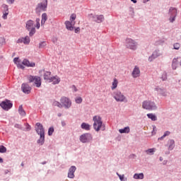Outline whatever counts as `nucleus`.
Wrapping results in <instances>:
<instances>
[{"mask_svg":"<svg viewBox=\"0 0 181 181\" xmlns=\"http://www.w3.org/2000/svg\"><path fill=\"white\" fill-rule=\"evenodd\" d=\"M93 128L94 129L98 132L100 129L102 131H104L105 129V127H104V124H103V119H101V117L96 115L94 116L93 118Z\"/></svg>","mask_w":181,"mask_h":181,"instance_id":"obj_1","label":"nucleus"},{"mask_svg":"<svg viewBox=\"0 0 181 181\" xmlns=\"http://www.w3.org/2000/svg\"><path fill=\"white\" fill-rule=\"evenodd\" d=\"M112 97L117 103H127L128 101L127 97L120 90L113 92Z\"/></svg>","mask_w":181,"mask_h":181,"instance_id":"obj_2","label":"nucleus"},{"mask_svg":"<svg viewBox=\"0 0 181 181\" xmlns=\"http://www.w3.org/2000/svg\"><path fill=\"white\" fill-rule=\"evenodd\" d=\"M142 108H144V110L152 111L153 110H156V105H155L154 102L150 100H145L142 103Z\"/></svg>","mask_w":181,"mask_h":181,"instance_id":"obj_3","label":"nucleus"},{"mask_svg":"<svg viewBox=\"0 0 181 181\" xmlns=\"http://www.w3.org/2000/svg\"><path fill=\"white\" fill-rule=\"evenodd\" d=\"M30 83H34L35 86L39 88L42 86V79L39 76H29L28 77Z\"/></svg>","mask_w":181,"mask_h":181,"instance_id":"obj_4","label":"nucleus"},{"mask_svg":"<svg viewBox=\"0 0 181 181\" xmlns=\"http://www.w3.org/2000/svg\"><path fill=\"white\" fill-rule=\"evenodd\" d=\"M138 46V44L135 40L131 39V38H127L126 40V47L127 49H130L131 50H136V47Z\"/></svg>","mask_w":181,"mask_h":181,"instance_id":"obj_5","label":"nucleus"},{"mask_svg":"<svg viewBox=\"0 0 181 181\" xmlns=\"http://www.w3.org/2000/svg\"><path fill=\"white\" fill-rule=\"evenodd\" d=\"M26 29H28V30H30V36H33L34 33H36V30L35 29V23H33V21L29 20L28 21H27Z\"/></svg>","mask_w":181,"mask_h":181,"instance_id":"obj_6","label":"nucleus"},{"mask_svg":"<svg viewBox=\"0 0 181 181\" xmlns=\"http://www.w3.org/2000/svg\"><path fill=\"white\" fill-rule=\"evenodd\" d=\"M60 103L62 107H64L66 110H69L71 107V100L67 97H62L60 99Z\"/></svg>","mask_w":181,"mask_h":181,"instance_id":"obj_7","label":"nucleus"},{"mask_svg":"<svg viewBox=\"0 0 181 181\" xmlns=\"http://www.w3.org/2000/svg\"><path fill=\"white\" fill-rule=\"evenodd\" d=\"M169 15H170V18L169 21L171 22V23H173V21H175L176 16H177V9L175 7H171L169 9Z\"/></svg>","mask_w":181,"mask_h":181,"instance_id":"obj_8","label":"nucleus"},{"mask_svg":"<svg viewBox=\"0 0 181 181\" xmlns=\"http://www.w3.org/2000/svg\"><path fill=\"white\" fill-rule=\"evenodd\" d=\"M13 105L12 103H11V100H6L0 103V107L3 108V110H5V111H8V110H11Z\"/></svg>","mask_w":181,"mask_h":181,"instance_id":"obj_9","label":"nucleus"},{"mask_svg":"<svg viewBox=\"0 0 181 181\" xmlns=\"http://www.w3.org/2000/svg\"><path fill=\"white\" fill-rule=\"evenodd\" d=\"M45 3H40L37 4V6L35 9L37 13H40V12H43L46 11V8H47V0H45Z\"/></svg>","mask_w":181,"mask_h":181,"instance_id":"obj_10","label":"nucleus"},{"mask_svg":"<svg viewBox=\"0 0 181 181\" xmlns=\"http://www.w3.org/2000/svg\"><path fill=\"white\" fill-rule=\"evenodd\" d=\"M76 170H77V168L74 165H72L69 168L68 170L69 179H74L75 177L74 173H76Z\"/></svg>","mask_w":181,"mask_h":181,"instance_id":"obj_11","label":"nucleus"},{"mask_svg":"<svg viewBox=\"0 0 181 181\" xmlns=\"http://www.w3.org/2000/svg\"><path fill=\"white\" fill-rule=\"evenodd\" d=\"M92 139L91 134H82L80 136V141L81 142H83V144H86V142H88Z\"/></svg>","mask_w":181,"mask_h":181,"instance_id":"obj_12","label":"nucleus"},{"mask_svg":"<svg viewBox=\"0 0 181 181\" xmlns=\"http://www.w3.org/2000/svg\"><path fill=\"white\" fill-rule=\"evenodd\" d=\"M36 127V132L38 135H45V129L43 128V125L40 123H37Z\"/></svg>","mask_w":181,"mask_h":181,"instance_id":"obj_13","label":"nucleus"},{"mask_svg":"<svg viewBox=\"0 0 181 181\" xmlns=\"http://www.w3.org/2000/svg\"><path fill=\"white\" fill-rule=\"evenodd\" d=\"M66 28L68 30H74V26L76 25V21H66L65 22Z\"/></svg>","mask_w":181,"mask_h":181,"instance_id":"obj_14","label":"nucleus"},{"mask_svg":"<svg viewBox=\"0 0 181 181\" xmlns=\"http://www.w3.org/2000/svg\"><path fill=\"white\" fill-rule=\"evenodd\" d=\"M17 43H24V45H29V43H30V38L29 36L20 38L18 40Z\"/></svg>","mask_w":181,"mask_h":181,"instance_id":"obj_15","label":"nucleus"},{"mask_svg":"<svg viewBox=\"0 0 181 181\" xmlns=\"http://www.w3.org/2000/svg\"><path fill=\"white\" fill-rule=\"evenodd\" d=\"M21 90L25 94H30L31 88L26 83H23L21 86Z\"/></svg>","mask_w":181,"mask_h":181,"instance_id":"obj_16","label":"nucleus"},{"mask_svg":"<svg viewBox=\"0 0 181 181\" xmlns=\"http://www.w3.org/2000/svg\"><path fill=\"white\" fill-rule=\"evenodd\" d=\"M132 76V77H134V78H136L137 77H139V76H141V70H139V68H138V66L134 67Z\"/></svg>","mask_w":181,"mask_h":181,"instance_id":"obj_17","label":"nucleus"},{"mask_svg":"<svg viewBox=\"0 0 181 181\" xmlns=\"http://www.w3.org/2000/svg\"><path fill=\"white\" fill-rule=\"evenodd\" d=\"M60 81H61L60 77L57 76H52L49 81V83H52V84L56 85V84H59Z\"/></svg>","mask_w":181,"mask_h":181,"instance_id":"obj_18","label":"nucleus"},{"mask_svg":"<svg viewBox=\"0 0 181 181\" xmlns=\"http://www.w3.org/2000/svg\"><path fill=\"white\" fill-rule=\"evenodd\" d=\"M162 54L160 53V52L156 50L153 54L148 58V61L149 62H152V60H153V59H156V57H159V56H160Z\"/></svg>","mask_w":181,"mask_h":181,"instance_id":"obj_19","label":"nucleus"},{"mask_svg":"<svg viewBox=\"0 0 181 181\" xmlns=\"http://www.w3.org/2000/svg\"><path fill=\"white\" fill-rule=\"evenodd\" d=\"M22 64H23V66H26L27 67H35V66H36L34 62H30L28 59H24L22 62Z\"/></svg>","mask_w":181,"mask_h":181,"instance_id":"obj_20","label":"nucleus"},{"mask_svg":"<svg viewBox=\"0 0 181 181\" xmlns=\"http://www.w3.org/2000/svg\"><path fill=\"white\" fill-rule=\"evenodd\" d=\"M52 72L50 71H45L44 73V80H45V81H47V83L50 82V80L52 79Z\"/></svg>","mask_w":181,"mask_h":181,"instance_id":"obj_21","label":"nucleus"},{"mask_svg":"<svg viewBox=\"0 0 181 181\" xmlns=\"http://www.w3.org/2000/svg\"><path fill=\"white\" fill-rule=\"evenodd\" d=\"M93 19L95 22H97L98 23H101L103 21H104V16L100 15V16H94Z\"/></svg>","mask_w":181,"mask_h":181,"instance_id":"obj_22","label":"nucleus"},{"mask_svg":"<svg viewBox=\"0 0 181 181\" xmlns=\"http://www.w3.org/2000/svg\"><path fill=\"white\" fill-rule=\"evenodd\" d=\"M13 62L15 63V64H16V66H17V67H18V69H25V66H23V65H22L18 57L14 58Z\"/></svg>","mask_w":181,"mask_h":181,"instance_id":"obj_23","label":"nucleus"},{"mask_svg":"<svg viewBox=\"0 0 181 181\" xmlns=\"http://www.w3.org/2000/svg\"><path fill=\"white\" fill-rule=\"evenodd\" d=\"M134 179H136V180H142V179H144V173H135L133 176Z\"/></svg>","mask_w":181,"mask_h":181,"instance_id":"obj_24","label":"nucleus"},{"mask_svg":"<svg viewBox=\"0 0 181 181\" xmlns=\"http://www.w3.org/2000/svg\"><path fill=\"white\" fill-rule=\"evenodd\" d=\"M131 131V129H129V127H124V129H119V132L120 134H129Z\"/></svg>","mask_w":181,"mask_h":181,"instance_id":"obj_25","label":"nucleus"},{"mask_svg":"<svg viewBox=\"0 0 181 181\" xmlns=\"http://www.w3.org/2000/svg\"><path fill=\"white\" fill-rule=\"evenodd\" d=\"M46 21H47V14L46 13H44L42 15L41 26H43V25L46 23Z\"/></svg>","mask_w":181,"mask_h":181,"instance_id":"obj_26","label":"nucleus"},{"mask_svg":"<svg viewBox=\"0 0 181 181\" xmlns=\"http://www.w3.org/2000/svg\"><path fill=\"white\" fill-rule=\"evenodd\" d=\"M18 112L20 115H22V117H25V115H26V112H25V110H23V107L22 105L19 106Z\"/></svg>","mask_w":181,"mask_h":181,"instance_id":"obj_27","label":"nucleus"},{"mask_svg":"<svg viewBox=\"0 0 181 181\" xmlns=\"http://www.w3.org/2000/svg\"><path fill=\"white\" fill-rule=\"evenodd\" d=\"M81 128L82 129H85L86 131H90V128L91 126H90V124H87V123H82L81 124Z\"/></svg>","mask_w":181,"mask_h":181,"instance_id":"obj_28","label":"nucleus"},{"mask_svg":"<svg viewBox=\"0 0 181 181\" xmlns=\"http://www.w3.org/2000/svg\"><path fill=\"white\" fill-rule=\"evenodd\" d=\"M118 87V80H117L115 78L113 79V82L112 83V90H115Z\"/></svg>","mask_w":181,"mask_h":181,"instance_id":"obj_29","label":"nucleus"},{"mask_svg":"<svg viewBox=\"0 0 181 181\" xmlns=\"http://www.w3.org/2000/svg\"><path fill=\"white\" fill-rule=\"evenodd\" d=\"M156 151V148H148L146 151V155H153L155 152Z\"/></svg>","mask_w":181,"mask_h":181,"instance_id":"obj_30","label":"nucleus"},{"mask_svg":"<svg viewBox=\"0 0 181 181\" xmlns=\"http://www.w3.org/2000/svg\"><path fill=\"white\" fill-rule=\"evenodd\" d=\"M147 117H148V118L151 119V121H156V119H158V117H156V115H155L152 113L147 114Z\"/></svg>","mask_w":181,"mask_h":181,"instance_id":"obj_31","label":"nucleus"},{"mask_svg":"<svg viewBox=\"0 0 181 181\" xmlns=\"http://www.w3.org/2000/svg\"><path fill=\"white\" fill-rule=\"evenodd\" d=\"M40 139L37 141V144H40V145H43L45 144V134H40Z\"/></svg>","mask_w":181,"mask_h":181,"instance_id":"obj_32","label":"nucleus"},{"mask_svg":"<svg viewBox=\"0 0 181 181\" xmlns=\"http://www.w3.org/2000/svg\"><path fill=\"white\" fill-rule=\"evenodd\" d=\"M52 105L53 107H58V108H63L62 103H60L59 101H54Z\"/></svg>","mask_w":181,"mask_h":181,"instance_id":"obj_33","label":"nucleus"},{"mask_svg":"<svg viewBox=\"0 0 181 181\" xmlns=\"http://www.w3.org/2000/svg\"><path fill=\"white\" fill-rule=\"evenodd\" d=\"M169 146H168V149L170 151H172L174 148H175V141L173 140H170L169 141Z\"/></svg>","mask_w":181,"mask_h":181,"instance_id":"obj_34","label":"nucleus"},{"mask_svg":"<svg viewBox=\"0 0 181 181\" xmlns=\"http://www.w3.org/2000/svg\"><path fill=\"white\" fill-rule=\"evenodd\" d=\"M172 67L173 70H176V68L177 67V59L175 58L173 60Z\"/></svg>","mask_w":181,"mask_h":181,"instance_id":"obj_35","label":"nucleus"},{"mask_svg":"<svg viewBox=\"0 0 181 181\" xmlns=\"http://www.w3.org/2000/svg\"><path fill=\"white\" fill-rule=\"evenodd\" d=\"M169 135H170V132H169V131L165 132L164 133V134H163L161 137L158 138V141H163V139L165 137L169 136Z\"/></svg>","mask_w":181,"mask_h":181,"instance_id":"obj_36","label":"nucleus"},{"mask_svg":"<svg viewBox=\"0 0 181 181\" xmlns=\"http://www.w3.org/2000/svg\"><path fill=\"white\" fill-rule=\"evenodd\" d=\"M117 175L118 177L119 178V180H121V181L128 180V178L125 177V175H119L118 173H117Z\"/></svg>","mask_w":181,"mask_h":181,"instance_id":"obj_37","label":"nucleus"},{"mask_svg":"<svg viewBox=\"0 0 181 181\" xmlns=\"http://www.w3.org/2000/svg\"><path fill=\"white\" fill-rule=\"evenodd\" d=\"M161 78H162L163 81L168 80V74H166V72H163L161 76Z\"/></svg>","mask_w":181,"mask_h":181,"instance_id":"obj_38","label":"nucleus"},{"mask_svg":"<svg viewBox=\"0 0 181 181\" xmlns=\"http://www.w3.org/2000/svg\"><path fill=\"white\" fill-rule=\"evenodd\" d=\"M76 104H81L83 103V98L81 97H78L75 99Z\"/></svg>","mask_w":181,"mask_h":181,"instance_id":"obj_39","label":"nucleus"},{"mask_svg":"<svg viewBox=\"0 0 181 181\" xmlns=\"http://www.w3.org/2000/svg\"><path fill=\"white\" fill-rule=\"evenodd\" d=\"M6 152V147L0 146V153H5Z\"/></svg>","mask_w":181,"mask_h":181,"instance_id":"obj_40","label":"nucleus"},{"mask_svg":"<svg viewBox=\"0 0 181 181\" xmlns=\"http://www.w3.org/2000/svg\"><path fill=\"white\" fill-rule=\"evenodd\" d=\"M35 27L37 28V29L40 28V18H37L36 19V25H35Z\"/></svg>","mask_w":181,"mask_h":181,"instance_id":"obj_41","label":"nucleus"},{"mask_svg":"<svg viewBox=\"0 0 181 181\" xmlns=\"http://www.w3.org/2000/svg\"><path fill=\"white\" fill-rule=\"evenodd\" d=\"M53 132H54V129L53 127H49L48 130V135L50 136L51 135H53Z\"/></svg>","mask_w":181,"mask_h":181,"instance_id":"obj_42","label":"nucleus"},{"mask_svg":"<svg viewBox=\"0 0 181 181\" xmlns=\"http://www.w3.org/2000/svg\"><path fill=\"white\" fill-rule=\"evenodd\" d=\"M173 46H174V49L175 50H179L180 49V43L176 42V43L174 44Z\"/></svg>","mask_w":181,"mask_h":181,"instance_id":"obj_43","label":"nucleus"},{"mask_svg":"<svg viewBox=\"0 0 181 181\" xmlns=\"http://www.w3.org/2000/svg\"><path fill=\"white\" fill-rule=\"evenodd\" d=\"M76 18H77L76 14H74V13L71 14V17H70L71 22H74V21H76Z\"/></svg>","mask_w":181,"mask_h":181,"instance_id":"obj_44","label":"nucleus"},{"mask_svg":"<svg viewBox=\"0 0 181 181\" xmlns=\"http://www.w3.org/2000/svg\"><path fill=\"white\" fill-rule=\"evenodd\" d=\"M3 13H4L2 16L3 19H6V18H8V12L5 11Z\"/></svg>","mask_w":181,"mask_h":181,"instance_id":"obj_45","label":"nucleus"},{"mask_svg":"<svg viewBox=\"0 0 181 181\" xmlns=\"http://www.w3.org/2000/svg\"><path fill=\"white\" fill-rule=\"evenodd\" d=\"M46 46V42H42L41 43H40V47H45Z\"/></svg>","mask_w":181,"mask_h":181,"instance_id":"obj_46","label":"nucleus"},{"mask_svg":"<svg viewBox=\"0 0 181 181\" xmlns=\"http://www.w3.org/2000/svg\"><path fill=\"white\" fill-rule=\"evenodd\" d=\"M3 8H4V11H8V5L4 4V5H3Z\"/></svg>","mask_w":181,"mask_h":181,"instance_id":"obj_47","label":"nucleus"},{"mask_svg":"<svg viewBox=\"0 0 181 181\" xmlns=\"http://www.w3.org/2000/svg\"><path fill=\"white\" fill-rule=\"evenodd\" d=\"M78 32H80V28L78 27L75 29V33H78Z\"/></svg>","mask_w":181,"mask_h":181,"instance_id":"obj_48","label":"nucleus"},{"mask_svg":"<svg viewBox=\"0 0 181 181\" xmlns=\"http://www.w3.org/2000/svg\"><path fill=\"white\" fill-rule=\"evenodd\" d=\"M8 4H13L15 2V0H8Z\"/></svg>","mask_w":181,"mask_h":181,"instance_id":"obj_49","label":"nucleus"},{"mask_svg":"<svg viewBox=\"0 0 181 181\" xmlns=\"http://www.w3.org/2000/svg\"><path fill=\"white\" fill-rule=\"evenodd\" d=\"M168 163V160H164L163 162V165H166Z\"/></svg>","mask_w":181,"mask_h":181,"instance_id":"obj_50","label":"nucleus"},{"mask_svg":"<svg viewBox=\"0 0 181 181\" xmlns=\"http://www.w3.org/2000/svg\"><path fill=\"white\" fill-rule=\"evenodd\" d=\"M74 91H77V88L75 86H73Z\"/></svg>","mask_w":181,"mask_h":181,"instance_id":"obj_51","label":"nucleus"},{"mask_svg":"<svg viewBox=\"0 0 181 181\" xmlns=\"http://www.w3.org/2000/svg\"><path fill=\"white\" fill-rule=\"evenodd\" d=\"M132 2H134V4H136V0H131Z\"/></svg>","mask_w":181,"mask_h":181,"instance_id":"obj_52","label":"nucleus"},{"mask_svg":"<svg viewBox=\"0 0 181 181\" xmlns=\"http://www.w3.org/2000/svg\"><path fill=\"white\" fill-rule=\"evenodd\" d=\"M0 163H4V160L3 159H0Z\"/></svg>","mask_w":181,"mask_h":181,"instance_id":"obj_53","label":"nucleus"},{"mask_svg":"<svg viewBox=\"0 0 181 181\" xmlns=\"http://www.w3.org/2000/svg\"><path fill=\"white\" fill-rule=\"evenodd\" d=\"M63 127H64L66 125V123H64V122H62Z\"/></svg>","mask_w":181,"mask_h":181,"instance_id":"obj_54","label":"nucleus"},{"mask_svg":"<svg viewBox=\"0 0 181 181\" xmlns=\"http://www.w3.org/2000/svg\"><path fill=\"white\" fill-rule=\"evenodd\" d=\"M9 173V171L8 170H6L5 171V173L6 174V173Z\"/></svg>","mask_w":181,"mask_h":181,"instance_id":"obj_55","label":"nucleus"},{"mask_svg":"<svg viewBox=\"0 0 181 181\" xmlns=\"http://www.w3.org/2000/svg\"><path fill=\"white\" fill-rule=\"evenodd\" d=\"M42 165H46V162L42 163Z\"/></svg>","mask_w":181,"mask_h":181,"instance_id":"obj_56","label":"nucleus"},{"mask_svg":"<svg viewBox=\"0 0 181 181\" xmlns=\"http://www.w3.org/2000/svg\"><path fill=\"white\" fill-rule=\"evenodd\" d=\"M21 166H24V164H23V163H21Z\"/></svg>","mask_w":181,"mask_h":181,"instance_id":"obj_57","label":"nucleus"},{"mask_svg":"<svg viewBox=\"0 0 181 181\" xmlns=\"http://www.w3.org/2000/svg\"><path fill=\"white\" fill-rule=\"evenodd\" d=\"M160 162H162L163 160V159H160Z\"/></svg>","mask_w":181,"mask_h":181,"instance_id":"obj_58","label":"nucleus"},{"mask_svg":"<svg viewBox=\"0 0 181 181\" xmlns=\"http://www.w3.org/2000/svg\"><path fill=\"white\" fill-rule=\"evenodd\" d=\"M156 127H153V131H155V129H156Z\"/></svg>","mask_w":181,"mask_h":181,"instance_id":"obj_59","label":"nucleus"}]
</instances>
